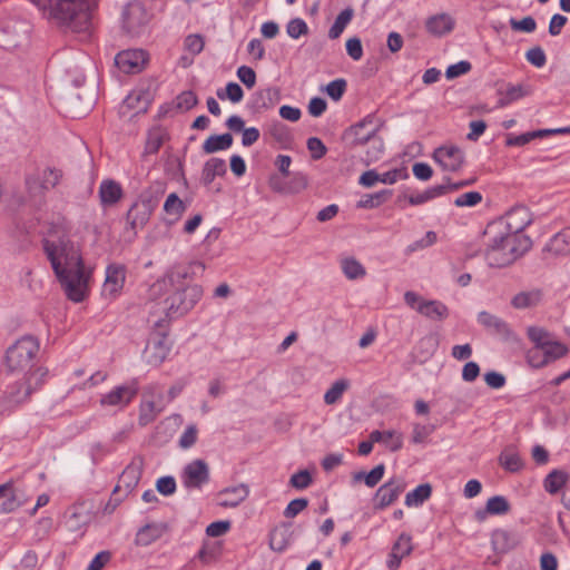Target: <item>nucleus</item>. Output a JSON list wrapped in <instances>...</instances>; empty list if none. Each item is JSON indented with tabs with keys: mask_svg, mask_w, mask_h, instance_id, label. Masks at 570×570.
<instances>
[{
	"mask_svg": "<svg viewBox=\"0 0 570 570\" xmlns=\"http://www.w3.org/2000/svg\"><path fill=\"white\" fill-rule=\"evenodd\" d=\"M43 250L69 299L79 303L85 299L89 274L85 272L79 247L68 237L57 240L45 239Z\"/></svg>",
	"mask_w": 570,
	"mask_h": 570,
	"instance_id": "obj_1",
	"label": "nucleus"
},
{
	"mask_svg": "<svg viewBox=\"0 0 570 570\" xmlns=\"http://www.w3.org/2000/svg\"><path fill=\"white\" fill-rule=\"evenodd\" d=\"M43 16L72 32H83L91 26L98 0H31Z\"/></svg>",
	"mask_w": 570,
	"mask_h": 570,
	"instance_id": "obj_2",
	"label": "nucleus"
},
{
	"mask_svg": "<svg viewBox=\"0 0 570 570\" xmlns=\"http://www.w3.org/2000/svg\"><path fill=\"white\" fill-rule=\"evenodd\" d=\"M485 234L489 236V243L484 257L491 267L509 266L532 247L530 237L511 238L501 232H490V225L487 226Z\"/></svg>",
	"mask_w": 570,
	"mask_h": 570,
	"instance_id": "obj_3",
	"label": "nucleus"
},
{
	"mask_svg": "<svg viewBox=\"0 0 570 570\" xmlns=\"http://www.w3.org/2000/svg\"><path fill=\"white\" fill-rule=\"evenodd\" d=\"M62 178V169L51 166H36L26 171L22 202L32 206L41 205L46 199L47 193L57 187Z\"/></svg>",
	"mask_w": 570,
	"mask_h": 570,
	"instance_id": "obj_4",
	"label": "nucleus"
},
{
	"mask_svg": "<svg viewBox=\"0 0 570 570\" xmlns=\"http://www.w3.org/2000/svg\"><path fill=\"white\" fill-rule=\"evenodd\" d=\"M342 140L351 148L362 145H370L371 150L366 151V163L379 160L383 154L384 145L379 136V125L373 116H366L357 124L350 126L342 134Z\"/></svg>",
	"mask_w": 570,
	"mask_h": 570,
	"instance_id": "obj_5",
	"label": "nucleus"
},
{
	"mask_svg": "<svg viewBox=\"0 0 570 570\" xmlns=\"http://www.w3.org/2000/svg\"><path fill=\"white\" fill-rule=\"evenodd\" d=\"M40 350L39 342L31 335H24L17 340L6 352V366L10 372L35 371L38 353Z\"/></svg>",
	"mask_w": 570,
	"mask_h": 570,
	"instance_id": "obj_6",
	"label": "nucleus"
},
{
	"mask_svg": "<svg viewBox=\"0 0 570 570\" xmlns=\"http://www.w3.org/2000/svg\"><path fill=\"white\" fill-rule=\"evenodd\" d=\"M173 288V293L164 301L166 314L169 318H177L187 314L203 296L202 286L196 284Z\"/></svg>",
	"mask_w": 570,
	"mask_h": 570,
	"instance_id": "obj_7",
	"label": "nucleus"
},
{
	"mask_svg": "<svg viewBox=\"0 0 570 570\" xmlns=\"http://www.w3.org/2000/svg\"><path fill=\"white\" fill-rule=\"evenodd\" d=\"M155 187V195L153 188L145 190L129 208L127 222L131 229L142 228L158 206L159 196L165 193V186L161 183H157Z\"/></svg>",
	"mask_w": 570,
	"mask_h": 570,
	"instance_id": "obj_8",
	"label": "nucleus"
},
{
	"mask_svg": "<svg viewBox=\"0 0 570 570\" xmlns=\"http://www.w3.org/2000/svg\"><path fill=\"white\" fill-rule=\"evenodd\" d=\"M532 222V214L525 206H515L501 218L490 223V232H501L511 238L528 237L523 230Z\"/></svg>",
	"mask_w": 570,
	"mask_h": 570,
	"instance_id": "obj_9",
	"label": "nucleus"
},
{
	"mask_svg": "<svg viewBox=\"0 0 570 570\" xmlns=\"http://www.w3.org/2000/svg\"><path fill=\"white\" fill-rule=\"evenodd\" d=\"M404 301L411 308L431 321L442 322L449 316V308L445 304L440 301L424 299L415 292H405Z\"/></svg>",
	"mask_w": 570,
	"mask_h": 570,
	"instance_id": "obj_10",
	"label": "nucleus"
},
{
	"mask_svg": "<svg viewBox=\"0 0 570 570\" xmlns=\"http://www.w3.org/2000/svg\"><path fill=\"white\" fill-rule=\"evenodd\" d=\"M204 271L205 265L202 262H191L188 265L183 264H176L174 265L166 275L155 282L150 287V294L151 296H156L157 294H160L164 289H167L168 287H175L178 286V283L181 279H186L190 277L191 274L195 273V269Z\"/></svg>",
	"mask_w": 570,
	"mask_h": 570,
	"instance_id": "obj_11",
	"label": "nucleus"
},
{
	"mask_svg": "<svg viewBox=\"0 0 570 570\" xmlns=\"http://www.w3.org/2000/svg\"><path fill=\"white\" fill-rule=\"evenodd\" d=\"M46 375L47 370L43 367H37L35 371L27 373L22 381L10 386L9 401L14 404L27 401L31 393L42 384Z\"/></svg>",
	"mask_w": 570,
	"mask_h": 570,
	"instance_id": "obj_12",
	"label": "nucleus"
},
{
	"mask_svg": "<svg viewBox=\"0 0 570 570\" xmlns=\"http://www.w3.org/2000/svg\"><path fill=\"white\" fill-rule=\"evenodd\" d=\"M144 469V459L141 456H135L130 463L125 468L119 476L118 483L112 491V495L124 491L125 495H128L137 487Z\"/></svg>",
	"mask_w": 570,
	"mask_h": 570,
	"instance_id": "obj_13",
	"label": "nucleus"
},
{
	"mask_svg": "<svg viewBox=\"0 0 570 570\" xmlns=\"http://www.w3.org/2000/svg\"><path fill=\"white\" fill-rule=\"evenodd\" d=\"M405 482L401 478H392L382 484L375 492L373 502L374 509L383 510L394 503L405 490Z\"/></svg>",
	"mask_w": 570,
	"mask_h": 570,
	"instance_id": "obj_14",
	"label": "nucleus"
},
{
	"mask_svg": "<svg viewBox=\"0 0 570 570\" xmlns=\"http://www.w3.org/2000/svg\"><path fill=\"white\" fill-rule=\"evenodd\" d=\"M181 480L187 489H200L209 481L208 464L202 459L189 462L183 470Z\"/></svg>",
	"mask_w": 570,
	"mask_h": 570,
	"instance_id": "obj_15",
	"label": "nucleus"
},
{
	"mask_svg": "<svg viewBox=\"0 0 570 570\" xmlns=\"http://www.w3.org/2000/svg\"><path fill=\"white\" fill-rule=\"evenodd\" d=\"M148 22V13L139 2L128 3L122 11V27L130 35H139Z\"/></svg>",
	"mask_w": 570,
	"mask_h": 570,
	"instance_id": "obj_16",
	"label": "nucleus"
},
{
	"mask_svg": "<svg viewBox=\"0 0 570 570\" xmlns=\"http://www.w3.org/2000/svg\"><path fill=\"white\" fill-rule=\"evenodd\" d=\"M138 390V382L134 380L125 385L116 386L101 397L100 403L101 405L124 407L132 401Z\"/></svg>",
	"mask_w": 570,
	"mask_h": 570,
	"instance_id": "obj_17",
	"label": "nucleus"
},
{
	"mask_svg": "<svg viewBox=\"0 0 570 570\" xmlns=\"http://www.w3.org/2000/svg\"><path fill=\"white\" fill-rule=\"evenodd\" d=\"M433 159L446 171H458L464 163V154L456 146H441L433 153Z\"/></svg>",
	"mask_w": 570,
	"mask_h": 570,
	"instance_id": "obj_18",
	"label": "nucleus"
},
{
	"mask_svg": "<svg viewBox=\"0 0 570 570\" xmlns=\"http://www.w3.org/2000/svg\"><path fill=\"white\" fill-rule=\"evenodd\" d=\"M147 61V52L141 49L124 50L115 57V63L125 73L139 72Z\"/></svg>",
	"mask_w": 570,
	"mask_h": 570,
	"instance_id": "obj_19",
	"label": "nucleus"
},
{
	"mask_svg": "<svg viewBox=\"0 0 570 570\" xmlns=\"http://www.w3.org/2000/svg\"><path fill=\"white\" fill-rule=\"evenodd\" d=\"M126 279L125 266L111 264L106 269V279L102 286V295L106 297H116L124 287Z\"/></svg>",
	"mask_w": 570,
	"mask_h": 570,
	"instance_id": "obj_20",
	"label": "nucleus"
},
{
	"mask_svg": "<svg viewBox=\"0 0 570 570\" xmlns=\"http://www.w3.org/2000/svg\"><path fill=\"white\" fill-rule=\"evenodd\" d=\"M2 487L6 491L0 495V513H11L24 503L26 497L12 482L3 483Z\"/></svg>",
	"mask_w": 570,
	"mask_h": 570,
	"instance_id": "obj_21",
	"label": "nucleus"
},
{
	"mask_svg": "<svg viewBox=\"0 0 570 570\" xmlns=\"http://www.w3.org/2000/svg\"><path fill=\"white\" fill-rule=\"evenodd\" d=\"M150 105V95L144 90L131 91L122 102L121 114L132 111V116L145 114Z\"/></svg>",
	"mask_w": 570,
	"mask_h": 570,
	"instance_id": "obj_22",
	"label": "nucleus"
},
{
	"mask_svg": "<svg viewBox=\"0 0 570 570\" xmlns=\"http://www.w3.org/2000/svg\"><path fill=\"white\" fill-rule=\"evenodd\" d=\"M98 196L102 207L116 205L124 196L121 185L114 179H104L98 189Z\"/></svg>",
	"mask_w": 570,
	"mask_h": 570,
	"instance_id": "obj_23",
	"label": "nucleus"
},
{
	"mask_svg": "<svg viewBox=\"0 0 570 570\" xmlns=\"http://www.w3.org/2000/svg\"><path fill=\"white\" fill-rule=\"evenodd\" d=\"M544 252L554 256L570 255V227L553 235L544 246Z\"/></svg>",
	"mask_w": 570,
	"mask_h": 570,
	"instance_id": "obj_24",
	"label": "nucleus"
},
{
	"mask_svg": "<svg viewBox=\"0 0 570 570\" xmlns=\"http://www.w3.org/2000/svg\"><path fill=\"white\" fill-rule=\"evenodd\" d=\"M292 540L291 523L283 522L269 533V548L276 552L287 549Z\"/></svg>",
	"mask_w": 570,
	"mask_h": 570,
	"instance_id": "obj_25",
	"label": "nucleus"
},
{
	"mask_svg": "<svg viewBox=\"0 0 570 570\" xmlns=\"http://www.w3.org/2000/svg\"><path fill=\"white\" fill-rule=\"evenodd\" d=\"M248 494L249 490L245 484L226 488L219 492V504L225 508H235L242 503L248 497Z\"/></svg>",
	"mask_w": 570,
	"mask_h": 570,
	"instance_id": "obj_26",
	"label": "nucleus"
},
{
	"mask_svg": "<svg viewBox=\"0 0 570 570\" xmlns=\"http://www.w3.org/2000/svg\"><path fill=\"white\" fill-rule=\"evenodd\" d=\"M278 101V90L266 88L254 94L252 99V108L256 112L274 108Z\"/></svg>",
	"mask_w": 570,
	"mask_h": 570,
	"instance_id": "obj_27",
	"label": "nucleus"
},
{
	"mask_svg": "<svg viewBox=\"0 0 570 570\" xmlns=\"http://www.w3.org/2000/svg\"><path fill=\"white\" fill-rule=\"evenodd\" d=\"M499 99L497 107L503 108L528 95L522 85L508 83L505 88H499L497 91Z\"/></svg>",
	"mask_w": 570,
	"mask_h": 570,
	"instance_id": "obj_28",
	"label": "nucleus"
},
{
	"mask_svg": "<svg viewBox=\"0 0 570 570\" xmlns=\"http://www.w3.org/2000/svg\"><path fill=\"white\" fill-rule=\"evenodd\" d=\"M426 30L433 36H443L454 27L453 19L445 13L436 14L426 20Z\"/></svg>",
	"mask_w": 570,
	"mask_h": 570,
	"instance_id": "obj_29",
	"label": "nucleus"
},
{
	"mask_svg": "<svg viewBox=\"0 0 570 570\" xmlns=\"http://www.w3.org/2000/svg\"><path fill=\"white\" fill-rule=\"evenodd\" d=\"M227 171L226 163L220 158L208 159L202 170V181L204 185H210L217 176H224Z\"/></svg>",
	"mask_w": 570,
	"mask_h": 570,
	"instance_id": "obj_30",
	"label": "nucleus"
},
{
	"mask_svg": "<svg viewBox=\"0 0 570 570\" xmlns=\"http://www.w3.org/2000/svg\"><path fill=\"white\" fill-rule=\"evenodd\" d=\"M478 321L493 334L507 336L510 333V328L503 320L488 312H480L478 315Z\"/></svg>",
	"mask_w": 570,
	"mask_h": 570,
	"instance_id": "obj_31",
	"label": "nucleus"
},
{
	"mask_svg": "<svg viewBox=\"0 0 570 570\" xmlns=\"http://www.w3.org/2000/svg\"><path fill=\"white\" fill-rule=\"evenodd\" d=\"M233 145V136L228 132L223 135H212L203 144L205 154H214L219 150H226Z\"/></svg>",
	"mask_w": 570,
	"mask_h": 570,
	"instance_id": "obj_32",
	"label": "nucleus"
},
{
	"mask_svg": "<svg viewBox=\"0 0 570 570\" xmlns=\"http://www.w3.org/2000/svg\"><path fill=\"white\" fill-rule=\"evenodd\" d=\"M541 350L548 365L552 362H556L557 360L567 356L569 353V348L566 344L554 340L549 341L541 347Z\"/></svg>",
	"mask_w": 570,
	"mask_h": 570,
	"instance_id": "obj_33",
	"label": "nucleus"
},
{
	"mask_svg": "<svg viewBox=\"0 0 570 570\" xmlns=\"http://www.w3.org/2000/svg\"><path fill=\"white\" fill-rule=\"evenodd\" d=\"M166 139H167V132L163 127L156 126V127L151 128L148 131L146 145H145V153L146 154H157Z\"/></svg>",
	"mask_w": 570,
	"mask_h": 570,
	"instance_id": "obj_34",
	"label": "nucleus"
},
{
	"mask_svg": "<svg viewBox=\"0 0 570 570\" xmlns=\"http://www.w3.org/2000/svg\"><path fill=\"white\" fill-rule=\"evenodd\" d=\"M432 494V487L430 483H423L416 487L413 491L405 495L406 507H419L423 504Z\"/></svg>",
	"mask_w": 570,
	"mask_h": 570,
	"instance_id": "obj_35",
	"label": "nucleus"
},
{
	"mask_svg": "<svg viewBox=\"0 0 570 570\" xmlns=\"http://www.w3.org/2000/svg\"><path fill=\"white\" fill-rule=\"evenodd\" d=\"M569 475L562 470L551 471L543 481L544 490L550 494H556L567 483Z\"/></svg>",
	"mask_w": 570,
	"mask_h": 570,
	"instance_id": "obj_36",
	"label": "nucleus"
},
{
	"mask_svg": "<svg viewBox=\"0 0 570 570\" xmlns=\"http://www.w3.org/2000/svg\"><path fill=\"white\" fill-rule=\"evenodd\" d=\"M341 267L344 275L348 279H357L365 276L366 271L364 266L354 257H344L341 261Z\"/></svg>",
	"mask_w": 570,
	"mask_h": 570,
	"instance_id": "obj_37",
	"label": "nucleus"
},
{
	"mask_svg": "<svg viewBox=\"0 0 570 570\" xmlns=\"http://www.w3.org/2000/svg\"><path fill=\"white\" fill-rule=\"evenodd\" d=\"M350 383L345 379L335 381L332 386L324 394V402L327 405L337 403L343 396L344 392L348 389Z\"/></svg>",
	"mask_w": 570,
	"mask_h": 570,
	"instance_id": "obj_38",
	"label": "nucleus"
},
{
	"mask_svg": "<svg viewBox=\"0 0 570 570\" xmlns=\"http://www.w3.org/2000/svg\"><path fill=\"white\" fill-rule=\"evenodd\" d=\"M353 17V10L351 8H347L338 13L336 17L333 26L328 30V37L331 39H337L342 32L344 31L345 27L350 23Z\"/></svg>",
	"mask_w": 570,
	"mask_h": 570,
	"instance_id": "obj_39",
	"label": "nucleus"
},
{
	"mask_svg": "<svg viewBox=\"0 0 570 570\" xmlns=\"http://www.w3.org/2000/svg\"><path fill=\"white\" fill-rule=\"evenodd\" d=\"M392 196V190L384 189L375 194L365 195L357 204L360 208H375L387 202Z\"/></svg>",
	"mask_w": 570,
	"mask_h": 570,
	"instance_id": "obj_40",
	"label": "nucleus"
},
{
	"mask_svg": "<svg viewBox=\"0 0 570 570\" xmlns=\"http://www.w3.org/2000/svg\"><path fill=\"white\" fill-rule=\"evenodd\" d=\"M161 409L157 407L154 401H144L139 407V424L145 426L154 422Z\"/></svg>",
	"mask_w": 570,
	"mask_h": 570,
	"instance_id": "obj_41",
	"label": "nucleus"
},
{
	"mask_svg": "<svg viewBox=\"0 0 570 570\" xmlns=\"http://www.w3.org/2000/svg\"><path fill=\"white\" fill-rule=\"evenodd\" d=\"M499 462L509 472H518L523 466L520 455L512 451L502 452Z\"/></svg>",
	"mask_w": 570,
	"mask_h": 570,
	"instance_id": "obj_42",
	"label": "nucleus"
},
{
	"mask_svg": "<svg viewBox=\"0 0 570 570\" xmlns=\"http://www.w3.org/2000/svg\"><path fill=\"white\" fill-rule=\"evenodd\" d=\"M510 511V503L502 495H495L487 501V512L493 515L505 514Z\"/></svg>",
	"mask_w": 570,
	"mask_h": 570,
	"instance_id": "obj_43",
	"label": "nucleus"
},
{
	"mask_svg": "<svg viewBox=\"0 0 570 570\" xmlns=\"http://www.w3.org/2000/svg\"><path fill=\"white\" fill-rule=\"evenodd\" d=\"M527 333L533 346L538 348H541L549 341L553 340L552 335L542 327L530 326Z\"/></svg>",
	"mask_w": 570,
	"mask_h": 570,
	"instance_id": "obj_44",
	"label": "nucleus"
},
{
	"mask_svg": "<svg viewBox=\"0 0 570 570\" xmlns=\"http://www.w3.org/2000/svg\"><path fill=\"white\" fill-rule=\"evenodd\" d=\"M217 97L222 100L229 99L233 104L242 101L244 91L237 82H228L225 91L217 90Z\"/></svg>",
	"mask_w": 570,
	"mask_h": 570,
	"instance_id": "obj_45",
	"label": "nucleus"
},
{
	"mask_svg": "<svg viewBox=\"0 0 570 570\" xmlns=\"http://www.w3.org/2000/svg\"><path fill=\"white\" fill-rule=\"evenodd\" d=\"M435 431V425L433 424H419L415 423L413 425V432L411 441L414 444H423L426 442L429 436Z\"/></svg>",
	"mask_w": 570,
	"mask_h": 570,
	"instance_id": "obj_46",
	"label": "nucleus"
},
{
	"mask_svg": "<svg viewBox=\"0 0 570 570\" xmlns=\"http://www.w3.org/2000/svg\"><path fill=\"white\" fill-rule=\"evenodd\" d=\"M186 209L183 200L177 196V194L171 193L167 196V199L164 204V210L168 215L180 216Z\"/></svg>",
	"mask_w": 570,
	"mask_h": 570,
	"instance_id": "obj_47",
	"label": "nucleus"
},
{
	"mask_svg": "<svg viewBox=\"0 0 570 570\" xmlns=\"http://www.w3.org/2000/svg\"><path fill=\"white\" fill-rule=\"evenodd\" d=\"M346 80L343 78H338L327 83V86L325 87V92L328 95L331 99H333L334 101H338L346 91Z\"/></svg>",
	"mask_w": 570,
	"mask_h": 570,
	"instance_id": "obj_48",
	"label": "nucleus"
},
{
	"mask_svg": "<svg viewBox=\"0 0 570 570\" xmlns=\"http://www.w3.org/2000/svg\"><path fill=\"white\" fill-rule=\"evenodd\" d=\"M482 194L479 191H468L454 199L456 207H474L482 202Z\"/></svg>",
	"mask_w": 570,
	"mask_h": 570,
	"instance_id": "obj_49",
	"label": "nucleus"
},
{
	"mask_svg": "<svg viewBox=\"0 0 570 570\" xmlns=\"http://www.w3.org/2000/svg\"><path fill=\"white\" fill-rule=\"evenodd\" d=\"M286 31L291 38L298 39L301 36L308 33V27L303 19L295 18L287 23Z\"/></svg>",
	"mask_w": 570,
	"mask_h": 570,
	"instance_id": "obj_50",
	"label": "nucleus"
},
{
	"mask_svg": "<svg viewBox=\"0 0 570 570\" xmlns=\"http://www.w3.org/2000/svg\"><path fill=\"white\" fill-rule=\"evenodd\" d=\"M525 358L532 368H542L548 365L542 350L534 346L527 351Z\"/></svg>",
	"mask_w": 570,
	"mask_h": 570,
	"instance_id": "obj_51",
	"label": "nucleus"
},
{
	"mask_svg": "<svg viewBox=\"0 0 570 570\" xmlns=\"http://www.w3.org/2000/svg\"><path fill=\"white\" fill-rule=\"evenodd\" d=\"M312 482V475L307 470H301L294 473L289 479V484L297 490H304L308 488Z\"/></svg>",
	"mask_w": 570,
	"mask_h": 570,
	"instance_id": "obj_52",
	"label": "nucleus"
},
{
	"mask_svg": "<svg viewBox=\"0 0 570 570\" xmlns=\"http://www.w3.org/2000/svg\"><path fill=\"white\" fill-rule=\"evenodd\" d=\"M509 23L512 30L528 33L533 32L537 28V22L531 16H527L521 20L511 18Z\"/></svg>",
	"mask_w": 570,
	"mask_h": 570,
	"instance_id": "obj_53",
	"label": "nucleus"
},
{
	"mask_svg": "<svg viewBox=\"0 0 570 570\" xmlns=\"http://www.w3.org/2000/svg\"><path fill=\"white\" fill-rule=\"evenodd\" d=\"M197 436V426L195 424H190L185 429V431L180 435L178 444L181 449H189L196 443Z\"/></svg>",
	"mask_w": 570,
	"mask_h": 570,
	"instance_id": "obj_54",
	"label": "nucleus"
},
{
	"mask_svg": "<svg viewBox=\"0 0 570 570\" xmlns=\"http://www.w3.org/2000/svg\"><path fill=\"white\" fill-rule=\"evenodd\" d=\"M307 149L314 160H318L326 155L327 148L317 137H311L306 142Z\"/></svg>",
	"mask_w": 570,
	"mask_h": 570,
	"instance_id": "obj_55",
	"label": "nucleus"
},
{
	"mask_svg": "<svg viewBox=\"0 0 570 570\" xmlns=\"http://www.w3.org/2000/svg\"><path fill=\"white\" fill-rule=\"evenodd\" d=\"M412 549L411 537L402 533L393 544L392 551L404 558L412 552Z\"/></svg>",
	"mask_w": 570,
	"mask_h": 570,
	"instance_id": "obj_56",
	"label": "nucleus"
},
{
	"mask_svg": "<svg viewBox=\"0 0 570 570\" xmlns=\"http://www.w3.org/2000/svg\"><path fill=\"white\" fill-rule=\"evenodd\" d=\"M198 102L197 96L193 91H184L176 98V106L179 110L187 111Z\"/></svg>",
	"mask_w": 570,
	"mask_h": 570,
	"instance_id": "obj_57",
	"label": "nucleus"
},
{
	"mask_svg": "<svg viewBox=\"0 0 570 570\" xmlns=\"http://www.w3.org/2000/svg\"><path fill=\"white\" fill-rule=\"evenodd\" d=\"M153 353L148 354V362L154 365H159L167 356L168 348L161 341H158L151 346Z\"/></svg>",
	"mask_w": 570,
	"mask_h": 570,
	"instance_id": "obj_58",
	"label": "nucleus"
},
{
	"mask_svg": "<svg viewBox=\"0 0 570 570\" xmlns=\"http://www.w3.org/2000/svg\"><path fill=\"white\" fill-rule=\"evenodd\" d=\"M87 518L83 512V505H73L68 515V523L72 530H76L80 527L81 523H86Z\"/></svg>",
	"mask_w": 570,
	"mask_h": 570,
	"instance_id": "obj_59",
	"label": "nucleus"
},
{
	"mask_svg": "<svg viewBox=\"0 0 570 570\" xmlns=\"http://www.w3.org/2000/svg\"><path fill=\"white\" fill-rule=\"evenodd\" d=\"M308 505V500L305 498H298L292 500L284 510L285 518H295L298 513H301Z\"/></svg>",
	"mask_w": 570,
	"mask_h": 570,
	"instance_id": "obj_60",
	"label": "nucleus"
},
{
	"mask_svg": "<svg viewBox=\"0 0 570 570\" xmlns=\"http://www.w3.org/2000/svg\"><path fill=\"white\" fill-rule=\"evenodd\" d=\"M527 60L537 68H541L547 62V56L541 47H533L525 53Z\"/></svg>",
	"mask_w": 570,
	"mask_h": 570,
	"instance_id": "obj_61",
	"label": "nucleus"
},
{
	"mask_svg": "<svg viewBox=\"0 0 570 570\" xmlns=\"http://www.w3.org/2000/svg\"><path fill=\"white\" fill-rule=\"evenodd\" d=\"M237 77L249 89L256 85V72L250 67L240 66L237 69Z\"/></svg>",
	"mask_w": 570,
	"mask_h": 570,
	"instance_id": "obj_62",
	"label": "nucleus"
},
{
	"mask_svg": "<svg viewBox=\"0 0 570 570\" xmlns=\"http://www.w3.org/2000/svg\"><path fill=\"white\" fill-rule=\"evenodd\" d=\"M156 488L163 495H171L176 491V481L173 476H161L157 480Z\"/></svg>",
	"mask_w": 570,
	"mask_h": 570,
	"instance_id": "obj_63",
	"label": "nucleus"
},
{
	"mask_svg": "<svg viewBox=\"0 0 570 570\" xmlns=\"http://www.w3.org/2000/svg\"><path fill=\"white\" fill-rule=\"evenodd\" d=\"M185 48L193 55H198L204 49V39L199 35H189L185 39Z\"/></svg>",
	"mask_w": 570,
	"mask_h": 570,
	"instance_id": "obj_64",
	"label": "nucleus"
}]
</instances>
